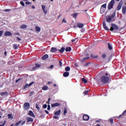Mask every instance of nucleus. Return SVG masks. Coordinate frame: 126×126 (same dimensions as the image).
<instances>
[{
  "label": "nucleus",
  "instance_id": "nucleus-1",
  "mask_svg": "<svg viewBox=\"0 0 126 126\" xmlns=\"http://www.w3.org/2000/svg\"><path fill=\"white\" fill-rule=\"evenodd\" d=\"M109 80H110L109 77L102 75L100 77V80L97 81V84H98V85H102V84L108 83V82H109Z\"/></svg>",
  "mask_w": 126,
  "mask_h": 126
},
{
  "label": "nucleus",
  "instance_id": "nucleus-2",
  "mask_svg": "<svg viewBox=\"0 0 126 126\" xmlns=\"http://www.w3.org/2000/svg\"><path fill=\"white\" fill-rule=\"evenodd\" d=\"M115 0H111V1H110L108 6V10H111L112 8H113L114 5H115Z\"/></svg>",
  "mask_w": 126,
  "mask_h": 126
},
{
  "label": "nucleus",
  "instance_id": "nucleus-3",
  "mask_svg": "<svg viewBox=\"0 0 126 126\" xmlns=\"http://www.w3.org/2000/svg\"><path fill=\"white\" fill-rule=\"evenodd\" d=\"M119 30V27L117 26V25L114 24H111V27L110 28V31H114V30L117 31Z\"/></svg>",
  "mask_w": 126,
  "mask_h": 126
},
{
  "label": "nucleus",
  "instance_id": "nucleus-4",
  "mask_svg": "<svg viewBox=\"0 0 126 126\" xmlns=\"http://www.w3.org/2000/svg\"><path fill=\"white\" fill-rule=\"evenodd\" d=\"M24 108L25 110H28L30 108V104L28 102H26L24 104Z\"/></svg>",
  "mask_w": 126,
  "mask_h": 126
},
{
  "label": "nucleus",
  "instance_id": "nucleus-5",
  "mask_svg": "<svg viewBox=\"0 0 126 126\" xmlns=\"http://www.w3.org/2000/svg\"><path fill=\"white\" fill-rule=\"evenodd\" d=\"M61 106V103L59 102H56L55 103H52L51 104L52 108H54V107H60Z\"/></svg>",
  "mask_w": 126,
  "mask_h": 126
},
{
  "label": "nucleus",
  "instance_id": "nucleus-6",
  "mask_svg": "<svg viewBox=\"0 0 126 126\" xmlns=\"http://www.w3.org/2000/svg\"><path fill=\"white\" fill-rule=\"evenodd\" d=\"M90 117L89 116L85 114L83 116V119L84 121H88L89 120Z\"/></svg>",
  "mask_w": 126,
  "mask_h": 126
},
{
  "label": "nucleus",
  "instance_id": "nucleus-7",
  "mask_svg": "<svg viewBox=\"0 0 126 126\" xmlns=\"http://www.w3.org/2000/svg\"><path fill=\"white\" fill-rule=\"evenodd\" d=\"M122 6H123V3L120 2L117 6V10L119 11L122 8Z\"/></svg>",
  "mask_w": 126,
  "mask_h": 126
},
{
  "label": "nucleus",
  "instance_id": "nucleus-8",
  "mask_svg": "<svg viewBox=\"0 0 126 126\" xmlns=\"http://www.w3.org/2000/svg\"><path fill=\"white\" fill-rule=\"evenodd\" d=\"M103 27L105 30H106V31H110L108 27H107V26L106 25V23H105V22H103Z\"/></svg>",
  "mask_w": 126,
  "mask_h": 126
},
{
  "label": "nucleus",
  "instance_id": "nucleus-9",
  "mask_svg": "<svg viewBox=\"0 0 126 126\" xmlns=\"http://www.w3.org/2000/svg\"><path fill=\"white\" fill-rule=\"evenodd\" d=\"M50 52L51 53H56V52H58V49L56 47H52L50 50Z\"/></svg>",
  "mask_w": 126,
  "mask_h": 126
},
{
  "label": "nucleus",
  "instance_id": "nucleus-10",
  "mask_svg": "<svg viewBox=\"0 0 126 126\" xmlns=\"http://www.w3.org/2000/svg\"><path fill=\"white\" fill-rule=\"evenodd\" d=\"M32 84H34V82H32L29 84H26L25 86H24V89H26L27 87H29V86H31Z\"/></svg>",
  "mask_w": 126,
  "mask_h": 126
},
{
  "label": "nucleus",
  "instance_id": "nucleus-11",
  "mask_svg": "<svg viewBox=\"0 0 126 126\" xmlns=\"http://www.w3.org/2000/svg\"><path fill=\"white\" fill-rule=\"evenodd\" d=\"M77 26L78 28H83L84 25L81 23H78L77 24Z\"/></svg>",
  "mask_w": 126,
  "mask_h": 126
},
{
  "label": "nucleus",
  "instance_id": "nucleus-12",
  "mask_svg": "<svg viewBox=\"0 0 126 126\" xmlns=\"http://www.w3.org/2000/svg\"><path fill=\"white\" fill-rule=\"evenodd\" d=\"M28 115L29 116H31V117H32V118H35V115H34V113H33V111L30 110L28 113Z\"/></svg>",
  "mask_w": 126,
  "mask_h": 126
},
{
  "label": "nucleus",
  "instance_id": "nucleus-13",
  "mask_svg": "<svg viewBox=\"0 0 126 126\" xmlns=\"http://www.w3.org/2000/svg\"><path fill=\"white\" fill-rule=\"evenodd\" d=\"M41 7H42V9L43 11V12L45 13V14H47V11L45 10V8H46V6L45 5H42L41 6Z\"/></svg>",
  "mask_w": 126,
  "mask_h": 126
},
{
  "label": "nucleus",
  "instance_id": "nucleus-14",
  "mask_svg": "<svg viewBox=\"0 0 126 126\" xmlns=\"http://www.w3.org/2000/svg\"><path fill=\"white\" fill-rule=\"evenodd\" d=\"M69 76V72H64L63 73V76H64V77H67Z\"/></svg>",
  "mask_w": 126,
  "mask_h": 126
},
{
  "label": "nucleus",
  "instance_id": "nucleus-15",
  "mask_svg": "<svg viewBox=\"0 0 126 126\" xmlns=\"http://www.w3.org/2000/svg\"><path fill=\"white\" fill-rule=\"evenodd\" d=\"M48 58H49V55H48V54H45L42 57V60L45 61V60H47Z\"/></svg>",
  "mask_w": 126,
  "mask_h": 126
},
{
  "label": "nucleus",
  "instance_id": "nucleus-16",
  "mask_svg": "<svg viewBox=\"0 0 126 126\" xmlns=\"http://www.w3.org/2000/svg\"><path fill=\"white\" fill-rule=\"evenodd\" d=\"M65 50V48L63 47L60 50L59 49V51L60 53H61V54H63V53Z\"/></svg>",
  "mask_w": 126,
  "mask_h": 126
},
{
  "label": "nucleus",
  "instance_id": "nucleus-17",
  "mask_svg": "<svg viewBox=\"0 0 126 126\" xmlns=\"http://www.w3.org/2000/svg\"><path fill=\"white\" fill-rule=\"evenodd\" d=\"M4 35L5 36H11L12 35V33L10 32L7 31L5 32Z\"/></svg>",
  "mask_w": 126,
  "mask_h": 126
},
{
  "label": "nucleus",
  "instance_id": "nucleus-18",
  "mask_svg": "<svg viewBox=\"0 0 126 126\" xmlns=\"http://www.w3.org/2000/svg\"><path fill=\"white\" fill-rule=\"evenodd\" d=\"M126 6H123L122 7V13H123V14H126Z\"/></svg>",
  "mask_w": 126,
  "mask_h": 126
},
{
  "label": "nucleus",
  "instance_id": "nucleus-19",
  "mask_svg": "<svg viewBox=\"0 0 126 126\" xmlns=\"http://www.w3.org/2000/svg\"><path fill=\"white\" fill-rule=\"evenodd\" d=\"M112 19H113L110 16H108V18H106V21L110 23L111 21H112Z\"/></svg>",
  "mask_w": 126,
  "mask_h": 126
},
{
  "label": "nucleus",
  "instance_id": "nucleus-20",
  "mask_svg": "<svg viewBox=\"0 0 126 126\" xmlns=\"http://www.w3.org/2000/svg\"><path fill=\"white\" fill-rule=\"evenodd\" d=\"M106 58H107V55H106V54L103 53L101 55V59H102L103 60H105Z\"/></svg>",
  "mask_w": 126,
  "mask_h": 126
},
{
  "label": "nucleus",
  "instance_id": "nucleus-21",
  "mask_svg": "<svg viewBox=\"0 0 126 126\" xmlns=\"http://www.w3.org/2000/svg\"><path fill=\"white\" fill-rule=\"evenodd\" d=\"M27 123H29V122H33V118H31L30 117L27 118Z\"/></svg>",
  "mask_w": 126,
  "mask_h": 126
},
{
  "label": "nucleus",
  "instance_id": "nucleus-22",
  "mask_svg": "<svg viewBox=\"0 0 126 126\" xmlns=\"http://www.w3.org/2000/svg\"><path fill=\"white\" fill-rule=\"evenodd\" d=\"M20 28L21 29H25L27 28V26L26 25H22V26H21L20 27Z\"/></svg>",
  "mask_w": 126,
  "mask_h": 126
},
{
  "label": "nucleus",
  "instance_id": "nucleus-23",
  "mask_svg": "<svg viewBox=\"0 0 126 126\" xmlns=\"http://www.w3.org/2000/svg\"><path fill=\"white\" fill-rule=\"evenodd\" d=\"M0 95L1 96H3V95H8V93H7V92H2L0 94Z\"/></svg>",
  "mask_w": 126,
  "mask_h": 126
},
{
  "label": "nucleus",
  "instance_id": "nucleus-24",
  "mask_svg": "<svg viewBox=\"0 0 126 126\" xmlns=\"http://www.w3.org/2000/svg\"><path fill=\"white\" fill-rule=\"evenodd\" d=\"M35 31H36V32H40V31H41V28L38 26H36Z\"/></svg>",
  "mask_w": 126,
  "mask_h": 126
},
{
  "label": "nucleus",
  "instance_id": "nucleus-25",
  "mask_svg": "<svg viewBox=\"0 0 126 126\" xmlns=\"http://www.w3.org/2000/svg\"><path fill=\"white\" fill-rule=\"evenodd\" d=\"M60 114H61V110L55 112L54 115H55L56 116H59Z\"/></svg>",
  "mask_w": 126,
  "mask_h": 126
},
{
  "label": "nucleus",
  "instance_id": "nucleus-26",
  "mask_svg": "<svg viewBox=\"0 0 126 126\" xmlns=\"http://www.w3.org/2000/svg\"><path fill=\"white\" fill-rule=\"evenodd\" d=\"M89 59H90V57H86L84 58V59H83L82 60V63H84V62H85V61H86V60H89Z\"/></svg>",
  "mask_w": 126,
  "mask_h": 126
},
{
  "label": "nucleus",
  "instance_id": "nucleus-27",
  "mask_svg": "<svg viewBox=\"0 0 126 126\" xmlns=\"http://www.w3.org/2000/svg\"><path fill=\"white\" fill-rule=\"evenodd\" d=\"M78 13H75L71 15V16H72V17H73V18H76V17L77 16Z\"/></svg>",
  "mask_w": 126,
  "mask_h": 126
},
{
  "label": "nucleus",
  "instance_id": "nucleus-28",
  "mask_svg": "<svg viewBox=\"0 0 126 126\" xmlns=\"http://www.w3.org/2000/svg\"><path fill=\"white\" fill-rule=\"evenodd\" d=\"M48 88L49 87H48V86H45L42 88V90L43 91H46V90H48Z\"/></svg>",
  "mask_w": 126,
  "mask_h": 126
},
{
  "label": "nucleus",
  "instance_id": "nucleus-29",
  "mask_svg": "<svg viewBox=\"0 0 126 126\" xmlns=\"http://www.w3.org/2000/svg\"><path fill=\"white\" fill-rule=\"evenodd\" d=\"M71 51V47H66L65 49V51L66 52H70Z\"/></svg>",
  "mask_w": 126,
  "mask_h": 126
},
{
  "label": "nucleus",
  "instance_id": "nucleus-30",
  "mask_svg": "<svg viewBox=\"0 0 126 126\" xmlns=\"http://www.w3.org/2000/svg\"><path fill=\"white\" fill-rule=\"evenodd\" d=\"M98 57V55H94L93 54L91 55V58H92V59H97Z\"/></svg>",
  "mask_w": 126,
  "mask_h": 126
},
{
  "label": "nucleus",
  "instance_id": "nucleus-31",
  "mask_svg": "<svg viewBox=\"0 0 126 126\" xmlns=\"http://www.w3.org/2000/svg\"><path fill=\"white\" fill-rule=\"evenodd\" d=\"M107 8V3H104L102 4L101 6V8Z\"/></svg>",
  "mask_w": 126,
  "mask_h": 126
},
{
  "label": "nucleus",
  "instance_id": "nucleus-32",
  "mask_svg": "<svg viewBox=\"0 0 126 126\" xmlns=\"http://www.w3.org/2000/svg\"><path fill=\"white\" fill-rule=\"evenodd\" d=\"M22 123V121H20L15 124V126H18Z\"/></svg>",
  "mask_w": 126,
  "mask_h": 126
},
{
  "label": "nucleus",
  "instance_id": "nucleus-33",
  "mask_svg": "<svg viewBox=\"0 0 126 126\" xmlns=\"http://www.w3.org/2000/svg\"><path fill=\"white\" fill-rule=\"evenodd\" d=\"M115 16H116V12H114V13H113V14L110 16L109 17H110L111 18H114V17H115Z\"/></svg>",
  "mask_w": 126,
  "mask_h": 126
},
{
  "label": "nucleus",
  "instance_id": "nucleus-34",
  "mask_svg": "<svg viewBox=\"0 0 126 126\" xmlns=\"http://www.w3.org/2000/svg\"><path fill=\"white\" fill-rule=\"evenodd\" d=\"M13 47L15 50H17V49H18V46L16 44H13Z\"/></svg>",
  "mask_w": 126,
  "mask_h": 126
},
{
  "label": "nucleus",
  "instance_id": "nucleus-35",
  "mask_svg": "<svg viewBox=\"0 0 126 126\" xmlns=\"http://www.w3.org/2000/svg\"><path fill=\"white\" fill-rule=\"evenodd\" d=\"M100 12L101 14H103V13H104V12H105V9H103V8H101Z\"/></svg>",
  "mask_w": 126,
  "mask_h": 126
},
{
  "label": "nucleus",
  "instance_id": "nucleus-36",
  "mask_svg": "<svg viewBox=\"0 0 126 126\" xmlns=\"http://www.w3.org/2000/svg\"><path fill=\"white\" fill-rule=\"evenodd\" d=\"M82 82H84V83H87V80H86L85 78H83L82 79Z\"/></svg>",
  "mask_w": 126,
  "mask_h": 126
},
{
  "label": "nucleus",
  "instance_id": "nucleus-37",
  "mask_svg": "<svg viewBox=\"0 0 126 126\" xmlns=\"http://www.w3.org/2000/svg\"><path fill=\"white\" fill-rule=\"evenodd\" d=\"M65 71H69L70 70V67L69 66H67L65 68Z\"/></svg>",
  "mask_w": 126,
  "mask_h": 126
},
{
  "label": "nucleus",
  "instance_id": "nucleus-38",
  "mask_svg": "<svg viewBox=\"0 0 126 126\" xmlns=\"http://www.w3.org/2000/svg\"><path fill=\"white\" fill-rule=\"evenodd\" d=\"M108 49L109 50H113V47H112V45H111L110 43L108 44Z\"/></svg>",
  "mask_w": 126,
  "mask_h": 126
},
{
  "label": "nucleus",
  "instance_id": "nucleus-39",
  "mask_svg": "<svg viewBox=\"0 0 126 126\" xmlns=\"http://www.w3.org/2000/svg\"><path fill=\"white\" fill-rule=\"evenodd\" d=\"M7 117L8 119H13L12 114H8Z\"/></svg>",
  "mask_w": 126,
  "mask_h": 126
},
{
  "label": "nucleus",
  "instance_id": "nucleus-40",
  "mask_svg": "<svg viewBox=\"0 0 126 126\" xmlns=\"http://www.w3.org/2000/svg\"><path fill=\"white\" fill-rule=\"evenodd\" d=\"M66 113H67V109H66V107H65L64 108V110H63V114L65 115V114H66Z\"/></svg>",
  "mask_w": 126,
  "mask_h": 126
},
{
  "label": "nucleus",
  "instance_id": "nucleus-41",
  "mask_svg": "<svg viewBox=\"0 0 126 126\" xmlns=\"http://www.w3.org/2000/svg\"><path fill=\"white\" fill-rule=\"evenodd\" d=\"M34 92H31L29 94L30 97H32V96H33V94H34Z\"/></svg>",
  "mask_w": 126,
  "mask_h": 126
},
{
  "label": "nucleus",
  "instance_id": "nucleus-42",
  "mask_svg": "<svg viewBox=\"0 0 126 126\" xmlns=\"http://www.w3.org/2000/svg\"><path fill=\"white\" fill-rule=\"evenodd\" d=\"M6 124V121H4V122L2 124L0 125V126H5V124Z\"/></svg>",
  "mask_w": 126,
  "mask_h": 126
},
{
  "label": "nucleus",
  "instance_id": "nucleus-43",
  "mask_svg": "<svg viewBox=\"0 0 126 126\" xmlns=\"http://www.w3.org/2000/svg\"><path fill=\"white\" fill-rule=\"evenodd\" d=\"M35 67H40V66H41V65H40V64H38V63H35Z\"/></svg>",
  "mask_w": 126,
  "mask_h": 126
},
{
  "label": "nucleus",
  "instance_id": "nucleus-44",
  "mask_svg": "<svg viewBox=\"0 0 126 126\" xmlns=\"http://www.w3.org/2000/svg\"><path fill=\"white\" fill-rule=\"evenodd\" d=\"M20 4H21V5H23V6H24V5H25V4L24 3V2L22 1H21L20 2Z\"/></svg>",
  "mask_w": 126,
  "mask_h": 126
},
{
  "label": "nucleus",
  "instance_id": "nucleus-45",
  "mask_svg": "<svg viewBox=\"0 0 126 126\" xmlns=\"http://www.w3.org/2000/svg\"><path fill=\"white\" fill-rule=\"evenodd\" d=\"M35 108L36 109H37V110H40V107H39V106H38V104H36L35 105Z\"/></svg>",
  "mask_w": 126,
  "mask_h": 126
},
{
  "label": "nucleus",
  "instance_id": "nucleus-46",
  "mask_svg": "<svg viewBox=\"0 0 126 126\" xmlns=\"http://www.w3.org/2000/svg\"><path fill=\"white\" fill-rule=\"evenodd\" d=\"M59 64H60V66L61 67L63 66V63L62 62V61L59 60Z\"/></svg>",
  "mask_w": 126,
  "mask_h": 126
},
{
  "label": "nucleus",
  "instance_id": "nucleus-47",
  "mask_svg": "<svg viewBox=\"0 0 126 126\" xmlns=\"http://www.w3.org/2000/svg\"><path fill=\"white\" fill-rule=\"evenodd\" d=\"M89 92V90H88L86 92H84L83 93H84L85 95H87V94H88Z\"/></svg>",
  "mask_w": 126,
  "mask_h": 126
},
{
  "label": "nucleus",
  "instance_id": "nucleus-48",
  "mask_svg": "<svg viewBox=\"0 0 126 126\" xmlns=\"http://www.w3.org/2000/svg\"><path fill=\"white\" fill-rule=\"evenodd\" d=\"M63 22L64 23H66V20H65V18H63V21H62V23H63Z\"/></svg>",
  "mask_w": 126,
  "mask_h": 126
},
{
  "label": "nucleus",
  "instance_id": "nucleus-49",
  "mask_svg": "<svg viewBox=\"0 0 126 126\" xmlns=\"http://www.w3.org/2000/svg\"><path fill=\"white\" fill-rule=\"evenodd\" d=\"M2 34H3V31H0V37H1V36H2Z\"/></svg>",
  "mask_w": 126,
  "mask_h": 126
},
{
  "label": "nucleus",
  "instance_id": "nucleus-50",
  "mask_svg": "<svg viewBox=\"0 0 126 126\" xmlns=\"http://www.w3.org/2000/svg\"><path fill=\"white\" fill-rule=\"evenodd\" d=\"M47 110H48V111H50V110H51V105H48Z\"/></svg>",
  "mask_w": 126,
  "mask_h": 126
},
{
  "label": "nucleus",
  "instance_id": "nucleus-51",
  "mask_svg": "<svg viewBox=\"0 0 126 126\" xmlns=\"http://www.w3.org/2000/svg\"><path fill=\"white\" fill-rule=\"evenodd\" d=\"M110 123H111V124H113V123H114V119H110Z\"/></svg>",
  "mask_w": 126,
  "mask_h": 126
},
{
  "label": "nucleus",
  "instance_id": "nucleus-52",
  "mask_svg": "<svg viewBox=\"0 0 126 126\" xmlns=\"http://www.w3.org/2000/svg\"><path fill=\"white\" fill-rule=\"evenodd\" d=\"M42 107H43V109H46L47 107V104H44Z\"/></svg>",
  "mask_w": 126,
  "mask_h": 126
},
{
  "label": "nucleus",
  "instance_id": "nucleus-53",
  "mask_svg": "<svg viewBox=\"0 0 126 126\" xmlns=\"http://www.w3.org/2000/svg\"><path fill=\"white\" fill-rule=\"evenodd\" d=\"M126 114V110L124 111V112L122 113L123 116Z\"/></svg>",
  "mask_w": 126,
  "mask_h": 126
},
{
  "label": "nucleus",
  "instance_id": "nucleus-54",
  "mask_svg": "<svg viewBox=\"0 0 126 126\" xmlns=\"http://www.w3.org/2000/svg\"><path fill=\"white\" fill-rule=\"evenodd\" d=\"M25 123H26V121H23L22 122V123L21 124V126H23V125H25Z\"/></svg>",
  "mask_w": 126,
  "mask_h": 126
},
{
  "label": "nucleus",
  "instance_id": "nucleus-55",
  "mask_svg": "<svg viewBox=\"0 0 126 126\" xmlns=\"http://www.w3.org/2000/svg\"><path fill=\"white\" fill-rule=\"evenodd\" d=\"M101 122V120H97L95 121V123H100Z\"/></svg>",
  "mask_w": 126,
  "mask_h": 126
},
{
  "label": "nucleus",
  "instance_id": "nucleus-56",
  "mask_svg": "<svg viewBox=\"0 0 126 126\" xmlns=\"http://www.w3.org/2000/svg\"><path fill=\"white\" fill-rule=\"evenodd\" d=\"M85 31V30L84 29H82V30H81V32H82V33H83V32H84Z\"/></svg>",
  "mask_w": 126,
  "mask_h": 126
},
{
  "label": "nucleus",
  "instance_id": "nucleus-57",
  "mask_svg": "<svg viewBox=\"0 0 126 126\" xmlns=\"http://www.w3.org/2000/svg\"><path fill=\"white\" fill-rule=\"evenodd\" d=\"M26 4H31V2L27 1L25 2Z\"/></svg>",
  "mask_w": 126,
  "mask_h": 126
},
{
  "label": "nucleus",
  "instance_id": "nucleus-58",
  "mask_svg": "<svg viewBox=\"0 0 126 126\" xmlns=\"http://www.w3.org/2000/svg\"><path fill=\"white\" fill-rule=\"evenodd\" d=\"M16 39H17V41H21V39H20V38H19V37H17Z\"/></svg>",
  "mask_w": 126,
  "mask_h": 126
},
{
  "label": "nucleus",
  "instance_id": "nucleus-59",
  "mask_svg": "<svg viewBox=\"0 0 126 126\" xmlns=\"http://www.w3.org/2000/svg\"><path fill=\"white\" fill-rule=\"evenodd\" d=\"M4 11H6V12H8V11H10V9H5Z\"/></svg>",
  "mask_w": 126,
  "mask_h": 126
},
{
  "label": "nucleus",
  "instance_id": "nucleus-60",
  "mask_svg": "<svg viewBox=\"0 0 126 126\" xmlns=\"http://www.w3.org/2000/svg\"><path fill=\"white\" fill-rule=\"evenodd\" d=\"M59 117L57 116H54V117H53V118L54 119H58Z\"/></svg>",
  "mask_w": 126,
  "mask_h": 126
},
{
  "label": "nucleus",
  "instance_id": "nucleus-61",
  "mask_svg": "<svg viewBox=\"0 0 126 126\" xmlns=\"http://www.w3.org/2000/svg\"><path fill=\"white\" fill-rule=\"evenodd\" d=\"M49 68H54V65H51L50 67Z\"/></svg>",
  "mask_w": 126,
  "mask_h": 126
},
{
  "label": "nucleus",
  "instance_id": "nucleus-62",
  "mask_svg": "<svg viewBox=\"0 0 126 126\" xmlns=\"http://www.w3.org/2000/svg\"><path fill=\"white\" fill-rule=\"evenodd\" d=\"M89 64V63H87L85 64V66H87Z\"/></svg>",
  "mask_w": 126,
  "mask_h": 126
},
{
  "label": "nucleus",
  "instance_id": "nucleus-63",
  "mask_svg": "<svg viewBox=\"0 0 126 126\" xmlns=\"http://www.w3.org/2000/svg\"><path fill=\"white\" fill-rule=\"evenodd\" d=\"M75 40H76V39H72L71 42H75Z\"/></svg>",
  "mask_w": 126,
  "mask_h": 126
},
{
  "label": "nucleus",
  "instance_id": "nucleus-64",
  "mask_svg": "<svg viewBox=\"0 0 126 126\" xmlns=\"http://www.w3.org/2000/svg\"><path fill=\"white\" fill-rule=\"evenodd\" d=\"M45 112L46 113H47V114H49V111H48L47 110H45Z\"/></svg>",
  "mask_w": 126,
  "mask_h": 126
}]
</instances>
